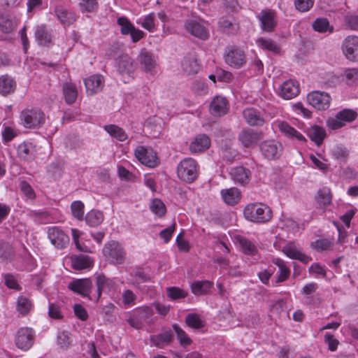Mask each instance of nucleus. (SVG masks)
<instances>
[{"label":"nucleus","instance_id":"nucleus-30","mask_svg":"<svg viewBox=\"0 0 358 358\" xmlns=\"http://www.w3.org/2000/svg\"><path fill=\"white\" fill-rule=\"evenodd\" d=\"M183 71L189 75L196 74L200 69L197 59L194 55H187L182 61Z\"/></svg>","mask_w":358,"mask_h":358},{"label":"nucleus","instance_id":"nucleus-18","mask_svg":"<svg viewBox=\"0 0 358 358\" xmlns=\"http://www.w3.org/2000/svg\"><path fill=\"white\" fill-rule=\"evenodd\" d=\"M229 174L235 183L243 186L248 184L251 178V171L242 166L232 168Z\"/></svg>","mask_w":358,"mask_h":358},{"label":"nucleus","instance_id":"nucleus-33","mask_svg":"<svg viewBox=\"0 0 358 358\" xmlns=\"http://www.w3.org/2000/svg\"><path fill=\"white\" fill-rule=\"evenodd\" d=\"M16 88L15 81L9 76L3 75L0 77V94L7 96L15 92Z\"/></svg>","mask_w":358,"mask_h":358},{"label":"nucleus","instance_id":"nucleus-22","mask_svg":"<svg viewBox=\"0 0 358 358\" xmlns=\"http://www.w3.org/2000/svg\"><path fill=\"white\" fill-rule=\"evenodd\" d=\"M229 109V103L225 97L216 96L210 104V113L214 116H222Z\"/></svg>","mask_w":358,"mask_h":358},{"label":"nucleus","instance_id":"nucleus-26","mask_svg":"<svg viewBox=\"0 0 358 358\" xmlns=\"http://www.w3.org/2000/svg\"><path fill=\"white\" fill-rule=\"evenodd\" d=\"M283 252L292 259H297L303 264H307L312 258L303 253L292 244H287L282 250Z\"/></svg>","mask_w":358,"mask_h":358},{"label":"nucleus","instance_id":"nucleus-41","mask_svg":"<svg viewBox=\"0 0 358 358\" xmlns=\"http://www.w3.org/2000/svg\"><path fill=\"white\" fill-rule=\"evenodd\" d=\"M257 45L263 50L271 51L275 54L280 52V46L271 38H259L257 40Z\"/></svg>","mask_w":358,"mask_h":358},{"label":"nucleus","instance_id":"nucleus-42","mask_svg":"<svg viewBox=\"0 0 358 358\" xmlns=\"http://www.w3.org/2000/svg\"><path fill=\"white\" fill-rule=\"evenodd\" d=\"M104 216L102 212L96 210H92L85 215L86 223L92 227H97L103 221Z\"/></svg>","mask_w":358,"mask_h":358},{"label":"nucleus","instance_id":"nucleus-35","mask_svg":"<svg viewBox=\"0 0 358 358\" xmlns=\"http://www.w3.org/2000/svg\"><path fill=\"white\" fill-rule=\"evenodd\" d=\"M307 135L317 145H320L326 136V132L322 127L314 125L308 129Z\"/></svg>","mask_w":358,"mask_h":358},{"label":"nucleus","instance_id":"nucleus-31","mask_svg":"<svg viewBox=\"0 0 358 358\" xmlns=\"http://www.w3.org/2000/svg\"><path fill=\"white\" fill-rule=\"evenodd\" d=\"M62 91L64 101L67 104L71 105L76 102L78 97V89L75 84L72 83H64Z\"/></svg>","mask_w":358,"mask_h":358},{"label":"nucleus","instance_id":"nucleus-9","mask_svg":"<svg viewBox=\"0 0 358 358\" xmlns=\"http://www.w3.org/2000/svg\"><path fill=\"white\" fill-rule=\"evenodd\" d=\"M261 153L269 160L278 159L282 152V145L278 141L269 140L263 141L259 145Z\"/></svg>","mask_w":358,"mask_h":358},{"label":"nucleus","instance_id":"nucleus-29","mask_svg":"<svg viewBox=\"0 0 358 358\" xmlns=\"http://www.w3.org/2000/svg\"><path fill=\"white\" fill-rule=\"evenodd\" d=\"M278 128L283 134L292 139H296L298 141L303 143L306 141V138L301 133L286 122H280L278 124Z\"/></svg>","mask_w":358,"mask_h":358},{"label":"nucleus","instance_id":"nucleus-50","mask_svg":"<svg viewBox=\"0 0 358 358\" xmlns=\"http://www.w3.org/2000/svg\"><path fill=\"white\" fill-rule=\"evenodd\" d=\"M338 118H340L343 122H351L357 117V113L352 109H343L337 113Z\"/></svg>","mask_w":358,"mask_h":358},{"label":"nucleus","instance_id":"nucleus-60","mask_svg":"<svg viewBox=\"0 0 358 358\" xmlns=\"http://www.w3.org/2000/svg\"><path fill=\"white\" fill-rule=\"evenodd\" d=\"M314 4V0H294V6L296 10L301 12L309 10Z\"/></svg>","mask_w":358,"mask_h":358},{"label":"nucleus","instance_id":"nucleus-63","mask_svg":"<svg viewBox=\"0 0 358 358\" xmlns=\"http://www.w3.org/2000/svg\"><path fill=\"white\" fill-rule=\"evenodd\" d=\"M331 153L337 159L345 160L348 157V150L343 146H335L332 149Z\"/></svg>","mask_w":358,"mask_h":358},{"label":"nucleus","instance_id":"nucleus-34","mask_svg":"<svg viewBox=\"0 0 358 358\" xmlns=\"http://www.w3.org/2000/svg\"><path fill=\"white\" fill-rule=\"evenodd\" d=\"M224 201L228 205L236 204L241 199V192L236 187H231L221 191Z\"/></svg>","mask_w":358,"mask_h":358},{"label":"nucleus","instance_id":"nucleus-23","mask_svg":"<svg viewBox=\"0 0 358 358\" xmlns=\"http://www.w3.org/2000/svg\"><path fill=\"white\" fill-rule=\"evenodd\" d=\"M219 28L228 35L236 34L239 29V24L231 16L222 17L218 21Z\"/></svg>","mask_w":358,"mask_h":358},{"label":"nucleus","instance_id":"nucleus-64","mask_svg":"<svg viewBox=\"0 0 358 358\" xmlns=\"http://www.w3.org/2000/svg\"><path fill=\"white\" fill-rule=\"evenodd\" d=\"M192 88L195 93L200 95L206 94L208 90L207 85L201 80L194 81Z\"/></svg>","mask_w":358,"mask_h":358},{"label":"nucleus","instance_id":"nucleus-25","mask_svg":"<svg viewBox=\"0 0 358 358\" xmlns=\"http://www.w3.org/2000/svg\"><path fill=\"white\" fill-rule=\"evenodd\" d=\"M55 13L59 22L64 26H70L76 20L75 13L62 6H56Z\"/></svg>","mask_w":358,"mask_h":358},{"label":"nucleus","instance_id":"nucleus-51","mask_svg":"<svg viewBox=\"0 0 358 358\" xmlns=\"http://www.w3.org/2000/svg\"><path fill=\"white\" fill-rule=\"evenodd\" d=\"M15 22L6 15L0 16V30L6 34L10 33L15 29Z\"/></svg>","mask_w":358,"mask_h":358},{"label":"nucleus","instance_id":"nucleus-13","mask_svg":"<svg viewBox=\"0 0 358 358\" xmlns=\"http://www.w3.org/2000/svg\"><path fill=\"white\" fill-rule=\"evenodd\" d=\"M48 236L51 243L58 249L65 248L69 242V237L58 227H50Z\"/></svg>","mask_w":358,"mask_h":358},{"label":"nucleus","instance_id":"nucleus-48","mask_svg":"<svg viewBox=\"0 0 358 358\" xmlns=\"http://www.w3.org/2000/svg\"><path fill=\"white\" fill-rule=\"evenodd\" d=\"M185 323L192 329H199L202 328L204 324L199 316L196 313H189L185 317Z\"/></svg>","mask_w":358,"mask_h":358},{"label":"nucleus","instance_id":"nucleus-46","mask_svg":"<svg viewBox=\"0 0 358 358\" xmlns=\"http://www.w3.org/2000/svg\"><path fill=\"white\" fill-rule=\"evenodd\" d=\"M103 128L112 137L120 141H124L127 138L125 131L117 125L108 124L105 125Z\"/></svg>","mask_w":358,"mask_h":358},{"label":"nucleus","instance_id":"nucleus-32","mask_svg":"<svg viewBox=\"0 0 358 358\" xmlns=\"http://www.w3.org/2000/svg\"><path fill=\"white\" fill-rule=\"evenodd\" d=\"M114 282L106 278L104 275L98 274L96 276V301H98L101 296V293L106 289L110 290L114 287Z\"/></svg>","mask_w":358,"mask_h":358},{"label":"nucleus","instance_id":"nucleus-5","mask_svg":"<svg viewBox=\"0 0 358 358\" xmlns=\"http://www.w3.org/2000/svg\"><path fill=\"white\" fill-rule=\"evenodd\" d=\"M154 312L150 306L139 307L130 314L127 317V322L129 324L136 329H141L145 323L151 320Z\"/></svg>","mask_w":358,"mask_h":358},{"label":"nucleus","instance_id":"nucleus-54","mask_svg":"<svg viewBox=\"0 0 358 358\" xmlns=\"http://www.w3.org/2000/svg\"><path fill=\"white\" fill-rule=\"evenodd\" d=\"M5 285L9 289L20 290L21 287L18 284L17 276L12 273H6L3 275Z\"/></svg>","mask_w":358,"mask_h":358},{"label":"nucleus","instance_id":"nucleus-4","mask_svg":"<svg viewBox=\"0 0 358 358\" xmlns=\"http://www.w3.org/2000/svg\"><path fill=\"white\" fill-rule=\"evenodd\" d=\"M20 119L24 127L35 129L43 124L45 116L38 108H25L21 112Z\"/></svg>","mask_w":358,"mask_h":358},{"label":"nucleus","instance_id":"nucleus-3","mask_svg":"<svg viewBox=\"0 0 358 358\" xmlns=\"http://www.w3.org/2000/svg\"><path fill=\"white\" fill-rule=\"evenodd\" d=\"M177 174L178 178L187 182L192 183L198 177V164L192 158H185L178 165Z\"/></svg>","mask_w":358,"mask_h":358},{"label":"nucleus","instance_id":"nucleus-11","mask_svg":"<svg viewBox=\"0 0 358 358\" xmlns=\"http://www.w3.org/2000/svg\"><path fill=\"white\" fill-rule=\"evenodd\" d=\"M34 332L31 329H20L15 336L16 346L22 350H28L34 343Z\"/></svg>","mask_w":358,"mask_h":358},{"label":"nucleus","instance_id":"nucleus-61","mask_svg":"<svg viewBox=\"0 0 358 358\" xmlns=\"http://www.w3.org/2000/svg\"><path fill=\"white\" fill-rule=\"evenodd\" d=\"M155 13H151L146 15L141 22V26L148 30L149 31H153L155 29Z\"/></svg>","mask_w":358,"mask_h":358},{"label":"nucleus","instance_id":"nucleus-19","mask_svg":"<svg viewBox=\"0 0 358 358\" xmlns=\"http://www.w3.org/2000/svg\"><path fill=\"white\" fill-rule=\"evenodd\" d=\"M116 67L120 74L130 76L134 72L133 59L128 55H122L116 59Z\"/></svg>","mask_w":358,"mask_h":358},{"label":"nucleus","instance_id":"nucleus-2","mask_svg":"<svg viewBox=\"0 0 358 358\" xmlns=\"http://www.w3.org/2000/svg\"><path fill=\"white\" fill-rule=\"evenodd\" d=\"M102 253L104 257L113 264H124L127 253L122 245L117 241H110L105 243Z\"/></svg>","mask_w":358,"mask_h":358},{"label":"nucleus","instance_id":"nucleus-24","mask_svg":"<svg viewBox=\"0 0 358 358\" xmlns=\"http://www.w3.org/2000/svg\"><path fill=\"white\" fill-rule=\"evenodd\" d=\"M87 93L93 95L101 91L103 86V78L100 75H93L85 80Z\"/></svg>","mask_w":358,"mask_h":358},{"label":"nucleus","instance_id":"nucleus-62","mask_svg":"<svg viewBox=\"0 0 358 358\" xmlns=\"http://www.w3.org/2000/svg\"><path fill=\"white\" fill-rule=\"evenodd\" d=\"M20 187L22 192L26 196L27 198L32 199L35 198V193L31 187L26 180H22L20 182Z\"/></svg>","mask_w":358,"mask_h":358},{"label":"nucleus","instance_id":"nucleus-12","mask_svg":"<svg viewBox=\"0 0 358 358\" xmlns=\"http://www.w3.org/2000/svg\"><path fill=\"white\" fill-rule=\"evenodd\" d=\"M342 50L348 60L358 61V36H347L343 41Z\"/></svg>","mask_w":358,"mask_h":358},{"label":"nucleus","instance_id":"nucleus-40","mask_svg":"<svg viewBox=\"0 0 358 358\" xmlns=\"http://www.w3.org/2000/svg\"><path fill=\"white\" fill-rule=\"evenodd\" d=\"M312 27L314 31L319 33L334 31V27L330 24L329 20L326 17L316 18L312 24Z\"/></svg>","mask_w":358,"mask_h":358},{"label":"nucleus","instance_id":"nucleus-52","mask_svg":"<svg viewBox=\"0 0 358 358\" xmlns=\"http://www.w3.org/2000/svg\"><path fill=\"white\" fill-rule=\"evenodd\" d=\"M79 6L83 13H92L98 9L99 3L97 0H81Z\"/></svg>","mask_w":358,"mask_h":358},{"label":"nucleus","instance_id":"nucleus-15","mask_svg":"<svg viewBox=\"0 0 358 358\" xmlns=\"http://www.w3.org/2000/svg\"><path fill=\"white\" fill-rule=\"evenodd\" d=\"M68 288L73 292L90 299V294L92 288V282L89 278L73 280L69 282Z\"/></svg>","mask_w":358,"mask_h":358},{"label":"nucleus","instance_id":"nucleus-27","mask_svg":"<svg viewBox=\"0 0 358 358\" xmlns=\"http://www.w3.org/2000/svg\"><path fill=\"white\" fill-rule=\"evenodd\" d=\"M210 145V141L206 134L198 135L189 145V150L192 153L201 152L207 150Z\"/></svg>","mask_w":358,"mask_h":358},{"label":"nucleus","instance_id":"nucleus-56","mask_svg":"<svg viewBox=\"0 0 358 358\" xmlns=\"http://www.w3.org/2000/svg\"><path fill=\"white\" fill-rule=\"evenodd\" d=\"M72 214L73 217L79 220L83 219L84 215V204L80 201H75L71 206Z\"/></svg>","mask_w":358,"mask_h":358},{"label":"nucleus","instance_id":"nucleus-57","mask_svg":"<svg viewBox=\"0 0 358 358\" xmlns=\"http://www.w3.org/2000/svg\"><path fill=\"white\" fill-rule=\"evenodd\" d=\"M166 291L169 297L173 300L183 299L187 295L185 290L177 287H168Z\"/></svg>","mask_w":358,"mask_h":358},{"label":"nucleus","instance_id":"nucleus-10","mask_svg":"<svg viewBox=\"0 0 358 358\" xmlns=\"http://www.w3.org/2000/svg\"><path fill=\"white\" fill-rule=\"evenodd\" d=\"M238 141L245 148H252L263 138V133L252 129H244L238 134Z\"/></svg>","mask_w":358,"mask_h":358},{"label":"nucleus","instance_id":"nucleus-8","mask_svg":"<svg viewBox=\"0 0 358 358\" xmlns=\"http://www.w3.org/2000/svg\"><path fill=\"white\" fill-rule=\"evenodd\" d=\"M136 159L143 164L148 167H155L159 164L157 153L151 148L144 146H138L134 151Z\"/></svg>","mask_w":358,"mask_h":358},{"label":"nucleus","instance_id":"nucleus-39","mask_svg":"<svg viewBox=\"0 0 358 358\" xmlns=\"http://www.w3.org/2000/svg\"><path fill=\"white\" fill-rule=\"evenodd\" d=\"M93 261L87 255H79L71 258V266L75 270L89 268L93 266Z\"/></svg>","mask_w":358,"mask_h":358},{"label":"nucleus","instance_id":"nucleus-49","mask_svg":"<svg viewBox=\"0 0 358 358\" xmlns=\"http://www.w3.org/2000/svg\"><path fill=\"white\" fill-rule=\"evenodd\" d=\"M70 335V333L65 331L58 333L57 341L60 348L66 350L70 347L72 342Z\"/></svg>","mask_w":358,"mask_h":358},{"label":"nucleus","instance_id":"nucleus-59","mask_svg":"<svg viewBox=\"0 0 358 358\" xmlns=\"http://www.w3.org/2000/svg\"><path fill=\"white\" fill-rule=\"evenodd\" d=\"M332 245L333 244L331 241L325 238L318 239L315 242L311 243V246L319 252L330 249L332 247Z\"/></svg>","mask_w":358,"mask_h":358},{"label":"nucleus","instance_id":"nucleus-38","mask_svg":"<svg viewBox=\"0 0 358 358\" xmlns=\"http://www.w3.org/2000/svg\"><path fill=\"white\" fill-rule=\"evenodd\" d=\"M236 240L241 251L246 255L254 256L258 253L256 245L250 240L243 236H237Z\"/></svg>","mask_w":358,"mask_h":358},{"label":"nucleus","instance_id":"nucleus-44","mask_svg":"<svg viewBox=\"0 0 358 358\" xmlns=\"http://www.w3.org/2000/svg\"><path fill=\"white\" fill-rule=\"evenodd\" d=\"M331 199L329 188L325 187L318 190L316 201L319 207L322 208L329 206L331 202Z\"/></svg>","mask_w":358,"mask_h":358},{"label":"nucleus","instance_id":"nucleus-20","mask_svg":"<svg viewBox=\"0 0 358 358\" xmlns=\"http://www.w3.org/2000/svg\"><path fill=\"white\" fill-rule=\"evenodd\" d=\"M138 61L141 65V68L147 72H152L157 64L153 54L145 48H143L140 51L138 56Z\"/></svg>","mask_w":358,"mask_h":358},{"label":"nucleus","instance_id":"nucleus-6","mask_svg":"<svg viewBox=\"0 0 358 358\" xmlns=\"http://www.w3.org/2000/svg\"><path fill=\"white\" fill-rule=\"evenodd\" d=\"M185 31L192 36L206 41L210 36L207 22L202 19H187L184 23Z\"/></svg>","mask_w":358,"mask_h":358},{"label":"nucleus","instance_id":"nucleus-36","mask_svg":"<svg viewBox=\"0 0 358 358\" xmlns=\"http://www.w3.org/2000/svg\"><path fill=\"white\" fill-rule=\"evenodd\" d=\"M172 339L173 334L171 331L166 330L159 334L151 336L150 341L155 346L162 348L164 345L170 344Z\"/></svg>","mask_w":358,"mask_h":358},{"label":"nucleus","instance_id":"nucleus-53","mask_svg":"<svg viewBox=\"0 0 358 358\" xmlns=\"http://www.w3.org/2000/svg\"><path fill=\"white\" fill-rule=\"evenodd\" d=\"M150 210L159 217L164 215L166 211L164 203L159 199H155L152 200L150 205Z\"/></svg>","mask_w":358,"mask_h":358},{"label":"nucleus","instance_id":"nucleus-14","mask_svg":"<svg viewBox=\"0 0 358 358\" xmlns=\"http://www.w3.org/2000/svg\"><path fill=\"white\" fill-rule=\"evenodd\" d=\"M261 22V28L266 32H271L277 25V17L275 11L271 9H264L257 16Z\"/></svg>","mask_w":358,"mask_h":358},{"label":"nucleus","instance_id":"nucleus-1","mask_svg":"<svg viewBox=\"0 0 358 358\" xmlns=\"http://www.w3.org/2000/svg\"><path fill=\"white\" fill-rule=\"evenodd\" d=\"M243 214L248 220L255 222H266L272 217L271 210L264 204H248L245 207Z\"/></svg>","mask_w":358,"mask_h":358},{"label":"nucleus","instance_id":"nucleus-47","mask_svg":"<svg viewBox=\"0 0 358 358\" xmlns=\"http://www.w3.org/2000/svg\"><path fill=\"white\" fill-rule=\"evenodd\" d=\"M173 329L176 334L177 338L179 340L180 344L186 347L192 343L191 338L187 336L185 331H184L178 324H174L172 325Z\"/></svg>","mask_w":358,"mask_h":358},{"label":"nucleus","instance_id":"nucleus-43","mask_svg":"<svg viewBox=\"0 0 358 358\" xmlns=\"http://www.w3.org/2000/svg\"><path fill=\"white\" fill-rule=\"evenodd\" d=\"M32 307L33 303L29 298L23 295L18 296L17 299L16 309L20 314L22 315H27L31 310Z\"/></svg>","mask_w":358,"mask_h":358},{"label":"nucleus","instance_id":"nucleus-55","mask_svg":"<svg viewBox=\"0 0 358 358\" xmlns=\"http://www.w3.org/2000/svg\"><path fill=\"white\" fill-rule=\"evenodd\" d=\"M117 22L121 27L120 31L123 35L129 34L134 27L129 19L124 16L118 17Z\"/></svg>","mask_w":358,"mask_h":358},{"label":"nucleus","instance_id":"nucleus-16","mask_svg":"<svg viewBox=\"0 0 358 358\" xmlns=\"http://www.w3.org/2000/svg\"><path fill=\"white\" fill-rule=\"evenodd\" d=\"M225 62L234 68L238 69L246 63L244 52L238 48L232 47L224 55Z\"/></svg>","mask_w":358,"mask_h":358},{"label":"nucleus","instance_id":"nucleus-58","mask_svg":"<svg viewBox=\"0 0 358 358\" xmlns=\"http://www.w3.org/2000/svg\"><path fill=\"white\" fill-rule=\"evenodd\" d=\"M344 22L348 29L358 31V15L348 14L344 17Z\"/></svg>","mask_w":358,"mask_h":358},{"label":"nucleus","instance_id":"nucleus-21","mask_svg":"<svg viewBox=\"0 0 358 358\" xmlns=\"http://www.w3.org/2000/svg\"><path fill=\"white\" fill-rule=\"evenodd\" d=\"M243 115L245 122L252 127H261L265 122L262 113L254 108H245Z\"/></svg>","mask_w":358,"mask_h":358},{"label":"nucleus","instance_id":"nucleus-37","mask_svg":"<svg viewBox=\"0 0 358 358\" xmlns=\"http://www.w3.org/2000/svg\"><path fill=\"white\" fill-rule=\"evenodd\" d=\"M213 283L209 280H197L191 285V289L194 294L196 296L204 295L208 293Z\"/></svg>","mask_w":358,"mask_h":358},{"label":"nucleus","instance_id":"nucleus-7","mask_svg":"<svg viewBox=\"0 0 358 358\" xmlns=\"http://www.w3.org/2000/svg\"><path fill=\"white\" fill-rule=\"evenodd\" d=\"M331 100L330 95L325 92L313 91L307 95L308 103L318 110H324L329 108Z\"/></svg>","mask_w":358,"mask_h":358},{"label":"nucleus","instance_id":"nucleus-28","mask_svg":"<svg viewBox=\"0 0 358 358\" xmlns=\"http://www.w3.org/2000/svg\"><path fill=\"white\" fill-rule=\"evenodd\" d=\"M35 37L38 44L43 46L49 45L52 40L51 31L43 24L36 28Z\"/></svg>","mask_w":358,"mask_h":358},{"label":"nucleus","instance_id":"nucleus-45","mask_svg":"<svg viewBox=\"0 0 358 358\" xmlns=\"http://www.w3.org/2000/svg\"><path fill=\"white\" fill-rule=\"evenodd\" d=\"M18 156L24 161L30 162L34 159V153L31 143H22L18 146Z\"/></svg>","mask_w":358,"mask_h":358},{"label":"nucleus","instance_id":"nucleus-17","mask_svg":"<svg viewBox=\"0 0 358 358\" xmlns=\"http://www.w3.org/2000/svg\"><path fill=\"white\" fill-rule=\"evenodd\" d=\"M300 92L299 84L294 80L285 81L280 87V96L284 99H292L297 96Z\"/></svg>","mask_w":358,"mask_h":358}]
</instances>
